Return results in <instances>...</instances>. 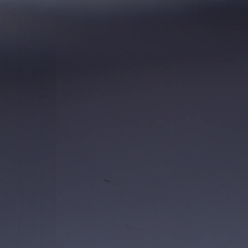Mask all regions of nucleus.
Returning <instances> with one entry per match:
<instances>
[{
	"label": "nucleus",
	"mask_w": 248,
	"mask_h": 248,
	"mask_svg": "<svg viewBox=\"0 0 248 248\" xmlns=\"http://www.w3.org/2000/svg\"><path fill=\"white\" fill-rule=\"evenodd\" d=\"M213 113H217V0H213Z\"/></svg>",
	"instance_id": "nucleus-1"
},
{
	"label": "nucleus",
	"mask_w": 248,
	"mask_h": 248,
	"mask_svg": "<svg viewBox=\"0 0 248 248\" xmlns=\"http://www.w3.org/2000/svg\"><path fill=\"white\" fill-rule=\"evenodd\" d=\"M218 2V5H219V1H217ZM219 23V19L218 18V24Z\"/></svg>",
	"instance_id": "nucleus-2"
},
{
	"label": "nucleus",
	"mask_w": 248,
	"mask_h": 248,
	"mask_svg": "<svg viewBox=\"0 0 248 248\" xmlns=\"http://www.w3.org/2000/svg\"><path fill=\"white\" fill-rule=\"evenodd\" d=\"M232 6V4L231 3H229V7H231Z\"/></svg>",
	"instance_id": "nucleus-3"
},
{
	"label": "nucleus",
	"mask_w": 248,
	"mask_h": 248,
	"mask_svg": "<svg viewBox=\"0 0 248 248\" xmlns=\"http://www.w3.org/2000/svg\"><path fill=\"white\" fill-rule=\"evenodd\" d=\"M203 4H205V2L204 1H203Z\"/></svg>",
	"instance_id": "nucleus-4"
}]
</instances>
